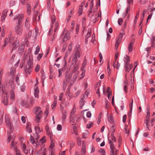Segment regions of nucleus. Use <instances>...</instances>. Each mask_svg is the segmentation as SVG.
Returning <instances> with one entry per match:
<instances>
[{
    "label": "nucleus",
    "mask_w": 155,
    "mask_h": 155,
    "mask_svg": "<svg viewBox=\"0 0 155 155\" xmlns=\"http://www.w3.org/2000/svg\"><path fill=\"white\" fill-rule=\"evenodd\" d=\"M73 57L72 59V64H74L77 63V62L81 55V50L79 45L76 46L74 49L73 53Z\"/></svg>",
    "instance_id": "nucleus-1"
},
{
    "label": "nucleus",
    "mask_w": 155,
    "mask_h": 155,
    "mask_svg": "<svg viewBox=\"0 0 155 155\" xmlns=\"http://www.w3.org/2000/svg\"><path fill=\"white\" fill-rule=\"evenodd\" d=\"M51 28L49 30V32L48 35L50 34V32H51V30H53V27L54 26V31L55 33L56 32L58 28L59 25L58 21H55V18L54 15H52L51 17Z\"/></svg>",
    "instance_id": "nucleus-2"
},
{
    "label": "nucleus",
    "mask_w": 155,
    "mask_h": 155,
    "mask_svg": "<svg viewBox=\"0 0 155 155\" xmlns=\"http://www.w3.org/2000/svg\"><path fill=\"white\" fill-rule=\"evenodd\" d=\"M10 43V47L12 48V50H15L17 48L19 45V40L16 38L14 41L9 42Z\"/></svg>",
    "instance_id": "nucleus-3"
},
{
    "label": "nucleus",
    "mask_w": 155,
    "mask_h": 155,
    "mask_svg": "<svg viewBox=\"0 0 155 155\" xmlns=\"http://www.w3.org/2000/svg\"><path fill=\"white\" fill-rule=\"evenodd\" d=\"M72 74H66L65 79L63 83V88L65 89L67 84L69 82V80L71 78Z\"/></svg>",
    "instance_id": "nucleus-4"
},
{
    "label": "nucleus",
    "mask_w": 155,
    "mask_h": 155,
    "mask_svg": "<svg viewBox=\"0 0 155 155\" xmlns=\"http://www.w3.org/2000/svg\"><path fill=\"white\" fill-rule=\"evenodd\" d=\"M24 56L25 60L28 59V58L29 59L28 62V66H33V58L32 56L30 55V54L28 53V54H26L25 53Z\"/></svg>",
    "instance_id": "nucleus-5"
},
{
    "label": "nucleus",
    "mask_w": 155,
    "mask_h": 155,
    "mask_svg": "<svg viewBox=\"0 0 155 155\" xmlns=\"http://www.w3.org/2000/svg\"><path fill=\"white\" fill-rule=\"evenodd\" d=\"M24 15L23 14H17L15 16L14 20H15L18 19L17 24H20L22 22L24 19Z\"/></svg>",
    "instance_id": "nucleus-6"
},
{
    "label": "nucleus",
    "mask_w": 155,
    "mask_h": 155,
    "mask_svg": "<svg viewBox=\"0 0 155 155\" xmlns=\"http://www.w3.org/2000/svg\"><path fill=\"white\" fill-rule=\"evenodd\" d=\"M15 31L18 35H21L22 32V28L20 24H17L15 28Z\"/></svg>",
    "instance_id": "nucleus-7"
},
{
    "label": "nucleus",
    "mask_w": 155,
    "mask_h": 155,
    "mask_svg": "<svg viewBox=\"0 0 155 155\" xmlns=\"http://www.w3.org/2000/svg\"><path fill=\"white\" fill-rule=\"evenodd\" d=\"M64 35V37L63 38V41L68 40L70 38L69 33L67 32V31L65 30L64 31L63 33V35Z\"/></svg>",
    "instance_id": "nucleus-8"
},
{
    "label": "nucleus",
    "mask_w": 155,
    "mask_h": 155,
    "mask_svg": "<svg viewBox=\"0 0 155 155\" xmlns=\"http://www.w3.org/2000/svg\"><path fill=\"white\" fill-rule=\"evenodd\" d=\"M105 86L104 85L103 86V94H105L106 93L107 94V95H106L107 97H110V96H111L112 93L111 91H110V88L109 87H107V91L106 92H105V90L104 88L105 87Z\"/></svg>",
    "instance_id": "nucleus-9"
},
{
    "label": "nucleus",
    "mask_w": 155,
    "mask_h": 155,
    "mask_svg": "<svg viewBox=\"0 0 155 155\" xmlns=\"http://www.w3.org/2000/svg\"><path fill=\"white\" fill-rule=\"evenodd\" d=\"M124 67L125 71L127 72H129L133 67V64H127V63H125Z\"/></svg>",
    "instance_id": "nucleus-10"
},
{
    "label": "nucleus",
    "mask_w": 155,
    "mask_h": 155,
    "mask_svg": "<svg viewBox=\"0 0 155 155\" xmlns=\"http://www.w3.org/2000/svg\"><path fill=\"white\" fill-rule=\"evenodd\" d=\"M72 49V44H70L68 46V50L66 51L65 55L64 58V61L67 58L68 55L71 52V51Z\"/></svg>",
    "instance_id": "nucleus-11"
},
{
    "label": "nucleus",
    "mask_w": 155,
    "mask_h": 155,
    "mask_svg": "<svg viewBox=\"0 0 155 155\" xmlns=\"http://www.w3.org/2000/svg\"><path fill=\"white\" fill-rule=\"evenodd\" d=\"M86 102V98L85 97H82L80 100V109H82L83 106L84 105L85 103Z\"/></svg>",
    "instance_id": "nucleus-12"
},
{
    "label": "nucleus",
    "mask_w": 155,
    "mask_h": 155,
    "mask_svg": "<svg viewBox=\"0 0 155 155\" xmlns=\"http://www.w3.org/2000/svg\"><path fill=\"white\" fill-rule=\"evenodd\" d=\"M111 97H107V98L105 99V107L107 109L109 108V106L110 105V101Z\"/></svg>",
    "instance_id": "nucleus-13"
},
{
    "label": "nucleus",
    "mask_w": 155,
    "mask_h": 155,
    "mask_svg": "<svg viewBox=\"0 0 155 155\" xmlns=\"http://www.w3.org/2000/svg\"><path fill=\"white\" fill-rule=\"evenodd\" d=\"M2 71H0V93L1 94H2L3 93H4L5 94H7L6 92L4 91V89H3V86H2V87H1V76L2 75Z\"/></svg>",
    "instance_id": "nucleus-14"
},
{
    "label": "nucleus",
    "mask_w": 155,
    "mask_h": 155,
    "mask_svg": "<svg viewBox=\"0 0 155 155\" xmlns=\"http://www.w3.org/2000/svg\"><path fill=\"white\" fill-rule=\"evenodd\" d=\"M38 15V12H36L35 14L34 15L33 18V20L34 22L36 21H39L40 19V15L37 18V16Z\"/></svg>",
    "instance_id": "nucleus-15"
},
{
    "label": "nucleus",
    "mask_w": 155,
    "mask_h": 155,
    "mask_svg": "<svg viewBox=\"0 0 155 155\" xmlns=\"http://www.w3.org/2000/svg\"><path fill=\"white\" fill-rule=\"evenodd\" d=\"M43 112L42 111H40L39 112H38L37 114H35L36 118L38 120V122H40V120L41 117V115L43 114Z\"/></svg>",
    "instance_id": "nucleus-16"
},
{
    "label": "nucleus",
    "mask_w": 155,
    "mask_h": 155,
    "mask_svg": "<svg viewBox=\"0 0 155 155\" xmlns=\"http://www.w3.org/2000/svg\"><path fill=\"white\" fill-rule=\"evenodd\" d=\"M8 10H4L2 15L1 21H3L5 20V18L7 16Z\"/></svg>",
    "instance_id": "nucleus-17"
},
{
    "label": "nucleus",
    "mask_w": 155,
    "mask_h": 155,
    "mask_svg": "<svg viewBox=\"0 0 155 155\" xmlns=\"http://www.w3.org/2000/svg\"><path fill=\"white\" fill-rule=\"evenodd\" d=\"M86 151V147L85 145V143L84 142H83L82 144V149L81 151V155H84Z\"/></svg>",
    "instance_id": "nucleus-18"
},
{
    "label": "nucleus",
    "mask_w": 155,
    "mask_h": 155,
    "mask_svg": "<svg viewBox=\"0 0 155 155\" xmlns=\"http://www.w3.org/2000/svg\"><path fill=\"white\" fill-rule=\"evenodd\" d=\"M110 148L111 150V151H110V155H114V149H115V147H114V143L111 144L110 145Z\"/></svg>",
    "instance_id": "nucleus-19"
},
{
    "label": "nucleus",
    "mask_w": 155,
    "mask_h": 155,
    "mask_svg": "<svg viewBox=\"0 0 155 155\" xmlns=\"http://www.w3.org/2000/svg\"><path fill=\"white\" fill-rule=\"evenodd\" d=\"M2 102L5 106H7L8 104V97H3L2 100Z\"/></svg>",
    "instance_id": "nucleus-20"
},
{
    "label": "nucleus",
    "mask_w": 155,
    "mask_h": 155,
    "mask_svg": "<svg viewBox=\"0 0 155 155\" xmlns=\"http://www.w3.org/2000/svg\"><path fill=\"white\" fill-rule=\"evenodd\" d=\"M8 117V116L7 114L5 115V122L7 125L11 127V124L9 120V118Z\"/></svg>",
    "instance_id": "nucleus-21"
},
{
    "label": "nucleus",
    "mask_w": 155,
    "mask_h": 155,
    "mask_svg": "<svg viewBox=\"0 0 155 155\" xmlns=\"http://www.w3.org/2000/svg\"><path fill=\"white\" fill-rule=\"evenodd\" d=\"M21 104L22 106L26 108L28 107L29 106L28 104V102L25 101H21Z\"/></svg>",
    "instance_id": "nucleus-22"
},
{
    "label": "nucleus",
    "mask_w": 155,
    "mask_h": 155,
    "mask_svg": "<svg viewBox=\"0 0 155 155\" xmlns=\"http://www.w3.org/2000/svg\"><path fill=\"white\" fill-rule=\"evenodd\" d=\"M91 36V30L89 31L87 33L86 36V39L85 43L86 44L87 43L88 40V39Z\"/></svg>",
    "instance_id": "nucleus-23"
},
{
    "label": "nucleus",
    "mask_w": 155,
    "mask_h": 155,
    "mask_svg": "<svg viewBox=\"0 0 155 155\" xmlns=\"http://www.w3.org/2000/svg\"><path fill=\"white\" fill-rule=\"evenodd\" d=\"M33 67V66H28V68L27 67H25L24 69V71L27 72L26 71L27 70L28 73L30 74L32 71V68Z\"/></svg>",
    "instance_id": "nucleus-24"
},
{
    "label": "nucleus",
    "mask_w": 155,
    "mask_h": 155,
    "mask_svg": "<svg viewBox=\"0 0 155 155\" xmlns=\"http://www.w3.org/2000/svg\"><path fill=\"white\" fill-rule=\"evenodd\" d=\"M15 137V136H12L11 134L10 133H9L8 138V142H10L11 139L12 140V141H14Z\"/></svg>",
    "instance_id": "nucleus-25"
},
{
    "label": "nucleus",
    "mask_w": 155,
    "mask_h": 155,
    "mask_svg": "<svg viewBox=\"0 0 155 155\" xmlns=\"http://www.w3.org/2000/svg\"><path fill=\"white\" fill-rule=\"evenodd\" d=\"M35 130L36 133L37 134L41 132L42 130V129H41L39 127L35 126Z\"/></svg>",
    "instance_id": "nucleus-26"
},
{
    "label": "nucleus",
    "mask_w": 155,
    "mask_h": 155,
    "mask_svg": "<svg viewBox=\"0 0 155 155\" xmlns=\"http://www.w3.org/2000/svg\"><path fill=\"white\" fill-rule=\"evenodd\" d=\"M79 74V72L78 71L76 72L74 74V75L71 80L73 81H74L75 80H76L77 78V76Z\"/></svg>",
    "instance_id": "nucleus-27"
},
{
    "label": "nucleus",
    "mask_w": 155,
    "mask_h": 155,
    "mask_svg": "<svg viewBox=\"0 0 155 155\" xmlns=\"http://www.w3.org/2000/svg\"><path fill=\"white\" fill-rule=\"evenodd\" d=\"M29 18H27L26 19L25 23V26L27 29H28L29 28L30 25L29 23Z\"/></svg>",
    "instance_id": "nucleus-28"
},
{
    "label": "nucleus",
    "mask_w": 155,
    "mask_h": 155,
    "mask_svg": "<svg viewBox=\"0 0 155 155\" xmlns=\"http://www.w3.org/2000/svg\"><path fill=\"white\" fill-rule=\"evenodd\" d=\"M66 114H67V113L65 111H64L62 113L61 118L62 120V122L64 123V122H65L64 120L65 119V118L66 117Z\"/></svg>",
    "instance_id": "nucleus-29"
},
{
    "label": "nucleus",
    "mask_w": 155,
    "mask_h": 155,
    "mask_svg": "<svg viewBox=\"0 0 155 155\" xmlns=\"http://www.w3.org/2000/svg\"><path fill=\"white\" fill-rule=\"evenodd\" d=\"M65 66H64L63 68H61L59 69L58 70V72H59V75L58 76L59 77H60L61 76V74L62 73V71H64V70L65 69Z\"/></svg>",
    "instance_id": "nucleus-30"
},
{
    "label": "nucleus",
    "mask_w": 155,
    "mask_h": 155,
    "mask_svg": "<svg viewBox=\"0 0 155 155\" xmlns=\"http://www.w3.org/2000/svg\"><path fill=\"white\" fill-rule=\"evenodd\" d=\"M39 92V90L38 87H36L34 91V95L35 97L38 96V94Z\"/></svg>",
    "instance_id": "nucleus-31"
},
{
    "label": "nucleus",
    "mask_w": 155,
    "mask_h": 155,
    "mask_svg": "<svg viewBox=\"0 0 155 155\" xmlns=\"http://www.w3.org/2000/svg\"><path fill=\"white\" fill-rule=\"evenodd\" d=\"M130 60L129 56L127 55L125 56L124 57V61L125 63H127L129 64V62L130 61Z\"/></svg>",
    "instance_id": "nucleus-32"
},
{
    "label": "nucleus",
    "mask_w": 155,
    "mask_h": 155,
    "mask_svg": "<svg viewBox=\"0 0 155 155\" xmlns=\"http://www.w3.org/2000/svg\"><path fill=\"white\" fill-rule=\"evenodd\" d=\"M120 42V38L119 39H117L115 44V48L116 50L117 49L118 46Z\"/></svg>",
    "instance_id": "nucleus-33"
},
{
    "label": "nucleus",
    "mask_w": 155,
    "mask_h": 155,
    "mask_svg": "<svg viewBox=\"0 0 155 155\" xmlns=\"http://www.w3.org/2000/svg\"><path fill=\"white\" fill-rule=\"evenodd\" d=\"M25 48V45L22 44L18 48V51L20 53H22L23 51V50Z\"/></svg>",
    "instance_id": "nucleus-34"
},
{
    "label": "nucleus",
    "mask_w": 155,
    "mask_h": 155,
    "mask_svg": "<svg viewBox=\"0 0 155 155\" xmlns=\"http://www.w3.org/2000/svg\"><path fill=\"white\" fill-rule=\"evenodd\" d=\"M8 38L9 40V42L14 41L15 39L14 37L12 36V35L11 33H10L9 34Z\"/></svg>",
    "instance_id": "nucleus-35"
},
{
    "label": "nucleus",
    "mask_w": 155,
    "mask_h": 155,
    "mask_svg": "<svg viewBox=\"0 0 155 155\" xmlns=\"http://www.w3.org/2000/svg\"><path fill=\"white\" fill-rule=\"evenodd\" d=\"M133 42H131L128 46V50L129 52H131L133 49Z\"/></svg>",
    "instance_id": "nucleus-36"
},
{
    "label": "nucleus",
    "mask_w": 155,
    "mask_h": 155,
    "mask_svg": "<svg viewBox=\"0 0 155 155\" xmlns=\"http://www.w3.org/2000/svg\"><path fill=\"white\" fill-rule=\"evenodd\" d=\"M113 66L114 67H115L117 69H118L120 66V64L118 63V61H115L113 64Z\"/></svg>",
    "instance_id": "nucleus-37"
},
{
    "label": "nucleus",
    "mask_w": 155,
    "mask_h": 155,
    "mask_svg": "<svg viewBox=\"0 0 155 155\" xmlns=\"http://www.w3.org/2000/svg\"><path fill=\"white\" fill-rule=\"evenodd\" d=\"M27 12L28 15H29L31 14V7L29 4H27Z\"/></svg>",
    "instance_id": "nucleus-38"
},
{
    "label": "nucleus",
    "mask_w": 155,
    "mask_h": 155,
    "mask_svg": "<svg viewBox=\"0 0 155 155\" xmlns=\"http://www.w3.org/2000/svg\"><path fill=\"white\" fill-rule=\"evenodd\" d=\"M8 39L6 38L5 39L4 41V44L2 46V49H3L5 47V46L8 45Z\"/></svg>",
    "instance_id": "nucleus-39"
},
{
    "label": "nucleus",
    "mask_w": 155,
    "mask_h": 155,
    "mask_svg": "<svg viewBox=\"0 0 155 155\" xmlns=\"http://www.w3.org/2000/svg\"><path fill=\"white\" fill-rule=\"evenodd\" d=\"M41 108L40 107H36L34 108L35 113L36 114L38 112H39L41 110Z\"/></svg>",
    "instance_id": "nucleus-40"
},
{
    "label": "nucleus",
    "mask_w": 155,
    "mask_h": 155,
    "mask_svg": "<svg viewBox=\"0 0 155 155\" xmlns=\"http://www.w3.org/2000/svg\"><path fill=\"white\" fill-rule=\"evenodd\" d=\"M90 93V91L89 89L87 90L85 92L84 95V97H87L89 95V94Z\"/></svg>",
    "instance_id": "nucleus-41"
},
{
    "label": "nucleus",
    "mask_w": 155,
    "mask_h": 155,
    "mask_svg": "<svg viewBox=\"0 0 155 155\" xmlns=\"http://www.w3.org/2000/svg\"><path fill=\"white\" fill-rule=\"evenodd\" d=\"M56 99L57 97H56L55 99H54V103L51 105V107L52 109H53V108L55 107L56 106L57 103V101L56 100Z\"/></svg>",
    "instance_id": "nucleus-42"
},
{
    "label": "nucleus",
    "mask_w": 155,
    "mask_h": 155,
    "mask_svg": "<svg viewBox=\"0 0 155 155\" xmlns=\"http://www.w3.org/2000/svg\"><path fill=\"white\" fill-rule=\"evenodd\" d=\"M15 69L14 67H12L11 68L10 70V73L12 75L14 76L15 73Z\"/></svg>",
    "instance_id": "nucleus-43"
},
{
    "label": "nucleus",
    "mask_w": 155,
    "mask_h": 155,
    "mask_svg": "<svg viewBox=\"0 0 155 155\" xmlns=\"http://www.w3.org/2000/svg\"><path fill=\"white\" fill-rule=\"evenodd\" d=\"M10 86L11 88L12 89V90L15 89V86L14 84L13 83V81L12 80L10 82Z\"/></svg>",
    "instance_id": "nucleus-44"
},
{
    "label": "nucleus",
    "mask_w": 155,
    "mask_h": 155,
    "mask_svg": "<svg viewBox=\"0 0 155 155\" xmlns=\"http://www.w3.org/2000/svg\"><path fill=\"white\" fill-rule=\"evenodd\" d=\"M73 65H74V69L73 70V71H75V72H76L77 71H76L78 70V65L77 64H76V63L75 64H73Z\"/></svg>",
    "instance_id": "nucleus-45"
},
{
    "label": "nucleus",
    "mask_w": 155,
    "mask_h": 155,
    "mask_svg": "<svg viewBox=\"0 0 155 155\" xmlns=\"http://www.w3.org/2000/svg\"><path fill=\"white\" fill-rule=\"evenodd\" d=\"M42 150H43V152H45L46 150V148H44V149H43V150H42V148H41V150H38L37 152V154H40L41 153V151H42Z\"/></svg>",
    "instance_id": "nucleus-46"
},
{
    "label": "nucleus",
    "mask_w": 155,
    "mask_h": 155,
    "mask_svg": "<svg viewBox=\"0 0 155 155\" xmlns=\"http://www.w3.org/2000/svg\"><path fill=\"white\" fill-rule=\"evenodd\" d=\"M40 51V48L38 46H37L36 48V50L35 52V54L37 55Z\"/></svg>",
    "instance_id": "nucleus-47"
},
{
    "label": "nucleus",
    "mask_w": 155,
    "mask_h": 155,
    "mask_svg": "<svg viewBox=\"0 0 155 155\" xmlns=\"http://www.w3.org/2000/svg\"><path fill=\"white\" fill-rule=\"evenodd\" d=\"M89 124H88L87 125V128L88 129H90L91 127H92L94 124V123L91 122H89Z\"/></svg>",
    "instance_id": "nucleus-48"
},
{
    "label": "nucleus",
    "mask_w": 155,
    "mask_h": 155,
    "mask_svg": "<svg viewBox=\"0 0 155 155\" xmlns=\"http://www.w3.org/2000/svg\"><path fill=\"white\" fill-rule=\"evenodd\" d=\"M40 142L41 143H43L46 142L45 137V136H44L40 140Z\"/></svg>",
    "instance_id": "nucleus-49"
},
{
    "label": "nucleus",
    "mask_w": 155,
    "mask_h": 155,
    "mask_svg": "<svg viewBox=\"0 0 155 155\" xmlns=\"http://www.w3.org/2000/svg\"><path fill=\"white\" fill-rule=\"evenodd\" d=\"M115 126L114 125H113L110 128V130L112 132L111 134H114V133L115 131V130L114 128Z\"/></svg>",
    "instance_id": "nucleus-50"
},
{
    "label": "nucleus",
    "mask_w": 155,
    "mask_h": 155,
    "mask_svg": "<svg viewBox=\"0 0 155 155\" xmlns=\"http://www.w3.org/2000/svg\"><path fill=\"white\" fill-rule=\"evenodd\" d=\"M98 152L100 153H102L103 155H104L106 154L105 151L104 149H101L99 150Z\"/></svg>",
    "instance_id": "nucleus-51"
},
{
    "label": "nucleus",
    "mask_w": 155,
    "mask_h": 155,
    "mask_svg": "<svg viewBox=\"0 0 155 155\" xmlns=\"http://www.w3.org/2000/svg\"><path fill=\"white\" fill-rule=\"evenodd\" d=\"M155 39V36H152L151 38V45L152 46H153L154 45V41Z\"/></svg>",
    "instance_id": "nucleus-52"
},
{
    "label": "nucleus",
    "mask_w": 155,
    "mask_h": 155,
    "mask_svg": "<svg viewBox=\"0 0 155 155\" xmlns=\"http://www.w3.org/2000/svg\"><path fill=\"white\" fill-rule=\"evenodd\" d=\"M110 120H111L110 123H114V120H113V117L112 115L110 116L109 119L108 120L110 122Z\"/></svg>",
    "instance_id": "nucleus-53"
},
{
    "label": "nucleus",
    "mask_w": 155,
    "mask_h": 155,
    "mask_svg": "<svg viewBox=\"0 0 155 155\" xmlns=\"http://www.w3.org/2000/svg\"><path fill=\"white\" fill-rule=\"evenodd\" d=\"M77 143L78 145L80 146L81 145V140L80 138H78L77 139Z\"/></svg>",
    "instance_id": "nucleus-54"
},
{
    "label": "nucleus",
    "mask_w": 155,
    "mask_h": 155,
    "mask_svg": "<svg viewBox=\"0 0 155 155\" xmlns=\"http://www.w3.org/2000/svg\"><path fill=\"white\" fill-rule=\"evenodd\" d=\"M26 130L27 131V132L28 133H31L32 132V130L31 129V127H26Z\"/></svg>",
    "instance_id": "nucleus-55"
},
{
    "label": "nucleus",
    "mask_w": 155,
    "mask_h": 155,
    "mask_svg": "<svg viewBox=\"0 0 155 155\" xmlns=\"http://www.w3.org/2000/svg\"><path fill=\"white\" fill-rule=\"evenodd\" d=\"M74 115V114H72V112H71L70 115V122H71L74 119V118L73 116Z\"/></svg>",
    "instance_id": "nucleus-56"
},
{
    "label": "nucleus",
    "mask_w": 155,
    "mask_h": 155,
    "mask_svg": "<svg viewBox=\"0 0 155 155\" xmlns=\"http://www.w3.org/2000/svg\"><path fill=\"white\" fill-rule=\"evenodd\" d=\"M123 19L121 18H119L118 19V24L120 25L122 24V23L123 22Z\"/></svg>",
    "instance_id": "nucleus-57"
},
{
    "label": "nucleus",
    "mask_w": 155,
    "mask_h": 155,
    "mask_svg": "<svg viewBox=\"0 0 155 155\" xmlns=\"http://www.w3.org/2000/svg\"><path fill=\"white\" fill-rule=\"evenodd\" d=\"M130 10V7L129 5H128L127 7V8L126 11V13H125V16H126V15L127 14L128 12Z\"/></svg>",
    "instance_id": "nucleus-58"
},
{
    "label": "nucleus",
    "mask_w": 155,
    "mask_h": 155,
    "mask_svg": "<svg viewBox=\"0 0 155 155\" xmlns=\"http://www.w3.org/2000/svg\"><path fill=\"white\" fill-rule=\"evenodd\" d=\"M39 69H40L39 65L38 64L36 66V67L35 68V71L36 72H37L38 71H39Z\"/></svg>",
    "instance_id": "nucleus-59"
},
{
    "label": "nucleus",
    "mask_w": 155,
    "mask_h": 155,
    "mask_svg": "<svg viewBox=\"0 0 155 155\" xmlns=\"http://www.w3.org/2000/svg\"><path fill=\"white\" fill-rule=\"evenodd\" d=\"M139 11H138V13L135 16V18L134 20V22H136L137 20V19L138 18L139 16Z\"/></svg>",
    "instance_id": "nucleus-60"
},
{
    "label": "nucleus",
    "mask_w": 155,
    "mask_h": 155,
    "mask_svg": "<svg viewBox=\"0 0 155 155\" xmlns=\"http://www.w3.org/2000/svg\"><path fill=\"white\" fill-rule=\"evenodd\" d=\"M111 140L112 141H114V142H115L116 140L115 137L114 136V134H111Z\"/></svg>",
    "instance_id": "nucleus-61"
},
{
    "label": "nucleus",
    "mask_w": 155,
    "mask_h": 155,
    "mask_svg": "<svg viewBox=\"0 0 155 155\" xmlns=\"http://www.w3.org/2000/svg\"><path fill=\"white\" fill-rule=\"evenodd\" d=\"M62 126H61L60 124L58 125L57 127V129L58 130L60 131L62 129Z\"/></svg>",
    "instance_id": "nucleus-62"
},
{
    "label": "nucleus",
    "mask_w": 155,
    "mask_h": 155,
    "mask_svg": "<svg viewBox=\"0 0 155 155\" xmlns=\"http://www.w3.org/2000/svg\"><path fill=\"white\" fill-rule=\"evenodd\" d=\"M91 114L90 111H88L87 113V116L88 118H90L91 117Z\"/></svg>",
    "instance_id": "nucleus-63"
},
{
    "label": "nucleus",
    "mask_w": 155,
    "mask_h": 155,
    "mask_svg": "<svg viewBox=\"0 0 155 155\" xmlns=\"http://www.w3.org/2000/svg\"><path fill=\"white\" fill-rule=\"evenodd\" d=\"M21 120L23 123H25L26 122L25 117L24 116H22L21 117Z\"/></svg>",
    "instance_id": "nucleus-64"
}]
</instances>
